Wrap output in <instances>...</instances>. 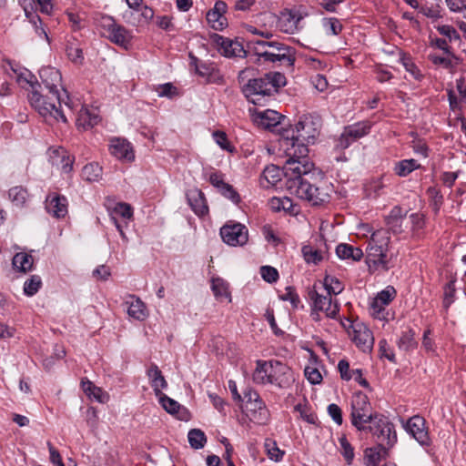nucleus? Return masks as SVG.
I'll use <instances>...</instances> for the list:
<instances>
[{"label": "nucleus", "mask_w": 466, "mask_h": 466, "mask_svg": "<svg viewBox=\"0 0 466 466\" xmlns=\"http://www.w3.org/2000/svg\"><path fill=\"white\" fill-rule=\"evenodd\" d=\"M327 295H338L340 294L344 289V285L339 281V279L333 276H326L323 281Z\"/></svg>", "instance_id": "e433bc0d"}, {"label": "nucleus", "mask_w": 466, "mask_h": 466, "mask_svg": "<svg viewBox=\"0 0 466 466\" xmlns=\"http://www.w3.org/2000/svg\"><path fill=\"white\" fill-rule=\"evenodd\" d=\"M380 356L388 359L390 362L396 363V358L393 350L389 346L386 339H381L379 342Z\"/></svg>", "instance_id": "052dcab7"}, {"label": "nucleus", "mask_w": 466, "mask_h": 466, "mask_svg": "<svg viewBox=\"0 0 466 466\" xmlns=\"http://www.w3.org/2000/svg\"><path fill=\"white\" fill-rule=\"evenodd\" d=\"M349 328H351L352 332H350L351 339L362 351L367 352L371 350L374 343V338L371 331L362 322H351L347 319ZM344 328L348 329L346 323L342 322Z\"/></svg>", "instance_id": "9b49d317"}, {"label": "nucleus", "mask_w": 466, "mask_h": 466, "mask_svg": "<svg viewBox=\"0 0 466 466\" xmlns=\"http://www.w3.org/2000/svg\"><path fill=\"white\" fill-rule=\"evenodd\" d=\"M410 222L411 237L419 239L422 237L423 229L425 228V216L421 213L416 212L409 216Z\"/></svg>", "instance_id": "7c9ffc66"}, {"label": "nucleus", "mask_w": 466, "mask_h": 466, "mask_svg": "<svg viewBox=\"0 0 466 466\" xmlns=\"http://www.w3.org/2000/svg\"><path fill=\"white\" fill-rule=\"evenodd\" d=\"M41 84L48 93H58V86H61L62 76L60 72L51 66H45L39 70Z\"/></svg>", "instance_id": "a211bd4d"}, {"label": "nucleus", "mask_w": 466, "mask_h": 466, "mask_svg": "<svg viewBox=\"0 0 466 466\" xmlns=\"http://www.w3.org/2000/svg\"><path fill=\"white\" fill-rule=\"evenodd\" d=\"M66 53L69 59L76 64H80L84 59L83 51L81 48L68 46L66 48Z\"/></svg>", "instance_id": "774afa93"}, {"label": "nucleus", "mask_w": 466, "mask_h": 466, "mask_svg": "<svg viewBox=\"0 0 466 466\" xmlns=\"http://www.w3.org/2000/svg\"><path fill=\"white\" fill-rule=\"evenodd\" d=\"M213 137L216 143L223 149L228 152H233L234 147L229 143L227 135L223 131L217 130L213 133Z\"/></svg>", "instance_id": "3c124183"}, {"label": "nucleus", "mask_w": 466, "mask_h": 466, "mask_svg": "<svg viewBox=\"0 0 466 466\" xmlns=\"http://www.w3.org/2000/svg\"><path fill=\"white\" fill-rule=\"evenodd\" d=\"M41 286V278L38 275H33L25 282L24 292L26 296L32 297L38 292Z\"/></svg>", "instance_id": "79ce46f5"}, {"label": "nucleus", "mask_w": 466, "mask_h": 466, "mask_svg": "<svg viewBox=\"0 0 466 466\" xmlns=\"http://www.w3.org/2000/svg\"><path fill=\"white\" fill-rule=\"evenodd\" d=\"M254 69L246 68L238 73V81L243 83L242 90L252 103L259 104L265 96H271L278 93L279 87L286 85V77L279 72H269L258 78H248L253 75Z\"/></svg>", "instance_id": "7ed1b4c3"}, {"label": "nucleus", "mask_w": 466, "mask_h": 466, "mask_svg": "<svg viewBox=\"0 0 466 466\" xmlns=\"http://www.w3.org/2000/svg\"><path fill=\"white\" fill-rule=\"evenodd\" d=\"M351 412L350 420L351 424L360 431L368 430V423H371L377 415V412H372V407L368 396L362 392H357L353 395L351 400Z\"/></svg>", "instance_id": "6e6552de"}, {"label": "nucleus", "mask_w": 466, "mask_h": 466, "mask_svg": "<svg viewBox=\"0 0 466 466\" xmlns=\"http://www.w3.org/2000/svg\"><path fill=\"white\" fill-rule=\"evenodd\" d=\"M249 416L250 420L259 425L266 424L269 420V411L268 408H260L255 412H251Z\"/></svg>", "instance_id": "5fc2aeb1"}, {"label": "nucleus", "mask_w": 466, "mask_h": 466, "mask_svg": "<svg viewBox=\"0 0 466 466\" xmlns=\"http://www.w3.org/2000/svg\"><path fill=\"white\" fill-rule=\"evenodd\" d=\"M419 13L432 21H437L442 17L441 9L439 5H422L419 9Z\"/></svg>", "instance_id": "a19ab883"}, {"label": "nucleus", "mask_w": 466, "mask_h": 466, "mask_svg": "<svg viewBox=\"0 0 466 466\" xmlns=\"http://www.w3.org/2000/svg\"><path fill=\"white\" fill-rule=\"evenodd\" d=\"M99 120L100 117L96 110L82 106L77 114L76 124L77 128L86 130L96 126Z\"/></svg>", "instance_id": "b1692460"}, {"label": "nucleus", "mask_w": 466, "mask_h": 466, "mask_svg": "<svg viewBox=\"0 0 466 466\" xmlns=\"http://www.w3.org/2000/svg\"><path fill=\"white\" fill-rule=\"evenodd\" d=\"M310 299L313 301L315 310L324 312L325 316L329 319H336L339 311V304L333 300L329 295H320L316 290L309 293Z\"/></svg>", "instance_id": "4468645a"}, {"label": "nucleus", "mask_w": 466, "mask_h": 466, "mask_svg": "<svg viewBox=\"0 0 466 466\" xmlns=\"http://www.w3.org/2000/svg\"><path fill=\"white\" fill-rule=\"evenodd\" d=\"M210 39L217 46L218 51L227 57H241L246 55L243 46L238 41H233L218 34H213Z\"/></svg>", "instance_id": "2eb2a0df"}, {"label": "nucleus", "mask_w": 466, "mask_h": 466, "mask_svg": "<svg viewBox=\"0 0 466 466\" xmlns=\"http://www.w3.org/2000/svg\"><path fill=\"white\" fill-rule=\"evenodd\" d=\"M101 177L102 167L97 163L86 164L82 169V177L86 181H98Z\"/></svg>", "instance_id": "72a5a7b5"}, {"label": "nucleus", "mask_w": 466, "mask_h": 466, "mask_svg": "<svg viewBox=\"0 0 466 466\" xmlns=\"http://www.w3.org/2000/svg\"><path fill=\"white\" fill-rule=\"evenodd\" d=\"M109 150L110 153L119 160L130 162L135 159L133 147L131 144L125 139H112Z\"/></svg>", "instance_id": "412c9836"}, {"label": "nucleus", "mask_w": 466, "mask_h": 466, "mask_svg": "<svg viewBox=\"0 0 466 466\" xmlns=\"http://www.w3.org/2000/svg\"><path fill=\"white\" fill-rule=\"evenodd\" d=\"M451 12L460 13L466 19V0H445Z\"/></svg>", "instance_id": "6e6d98bb"}, {"label": "nucleus", "mask_w": 466, "mask_h": 466, "mask_svg": "<svg viewBox=\"0 0 466 466\" xmlns=\"http://www.w3.org/2000/svg\"><path fill=\"white\" fill-rule=\"evenodd\" d=\"M371 124L369 121H360L344 127L339 139V147H349L352 142L370 133Z\"/></svg>", "instance_id": "ddd939ff"}, {"label": "nucleus", "mask_w": 466, "mask_h": 466, "mask_svg": "<svg viewBox=\"0 0 466 466\" xmlns=\"http://www.w3.org/2000/svg\"><path fill=\"white\" fill-rule=\"evenodd\" d=\"M245 28L248 33L262 37L261 40L270 39L273 36V28L271 24H268V28H265V30H260L257 25H247Z\"/></svg>", "instance_id": "09e8293b"}, {"label": "nucleus", "mask_w": 466, "mask_h": 466, "mask_svg": "<svg viewBox=\"0 0 466 466\" xmlns=\"http://www.w3.org/2000/svg\"><path fill=\"white\" fill-rule=\"evenodd\" d=\"M328 413L338 425L342 424V411L341 409L337 404H329L328 406Z\"/></svg>", "instance_id": "338daca9"}, {"label": "nucleus", "mask_w": 466, "mask_h": 466, "mask_svg": "<svg viewBox=\"0 0 466 466\" xmlns=\"http://www.w3.org/2000/svg\"><path fill=\"white\" fill-rule=\"evenodd\" d=\"M340 452L349 464L351 463L354 458V451L350 443L345 436L339 438Z\"/></svg>", "instance_id": "603ef678"}, {"label": "nucleus", "mask_w": 466, "mask_h": 466, "mask_svg": "<svg viewBox=\"0 0 466 466\" xmlns=\"http://www.w3.org/2000/svg\"><path fill=\"white\" fill-rule=\"evenodd\" d=\"M147 375L149 378L150 384L156 395L158 397L162 395L161 390L167 387V383L158 367L154 363L151 364L147 370Z\"/></svg>", "instance_id": "bb28decb"}, {"label": "nucleus", "mask_w": 466, "mask_h": 466, "mask_svg": "<svg viewBox=\"0 0 466 466\" xmlns=\"http://www.w3.org/2000/svg\"><path fill=\"white\" fill-rule=\"evenodd\" d=\"M390 239L387 229L380 228L372 232L366 248V264L370 273L387 271L390 268Z\"/></svg>", "instance_id": "0eeeda50"}, {"label": "nucleus", "mask_w": 466, "mask_h": 466, "mask_svg": "<svg viewBox=\"0 0 466 466\" xmlns=\"http://www.w3.org/2000/svg\"><path fill=\"white\" fill-rule=\"evenodd\" d=\"M103 26L108 39L120 46L127 47L131 40V34L124 26L117 25L112 18L105 19Z\"/></svg>", "instance_id": "f3484780"}, {"label": "nucleus", "mask_w": 466, "mask_h": 466, "mask_svg": "<svg viewBox=\"0 0 466 466\" xmlns=\"http://www.w3.org/2000/svg\"><path fill=\"white\" fill-rule=\"evenodd\" d=\"M226 11L227 4L223 1H217L214 7L208 12L207 20L213 29L220 31L228 25Z\"/></svg>", "instance_id": "6ab92c4d"}, {"label": "nucleus", "mask_w": 466, "mask_h": 466, "mask_svg": "<svg viewBox=\"0 0 466 466\" xmlns=\"http://www.w3.org/2000/svg\"><path fill=\"white\" fill-rule=\"evenodd\" d=\"M262 17L272 28L277 27L285 34L293 35L304 28V16L298 11L284 10L279 16L272 13H264Z\"/></svg>", "instance_id": "1a4fd4ad"}, {"label": "nucleus", "mask_w": 466, "mask_h": 466, "mask_svg": "<svg viewBox=\"0 0 466 466\" xmlns=\"http://www.w3.org/2000/svg\"><path fill=\"white\" fill-rule=\"evenodd\" d=\"M456 279L452 278L445 286H444V297H443V305L445 308H449L454 301L456 288H455Z\"/></svg>", "instance_id": "a18cd8bd"}, {"label": "nucleus", "mask_w": 466, "mask_h": 466, "mask_svg": "<svg viewBox=\"0 0 466 466\" xmlns=\"http://www.w3.org/2000/svg\"><path fill=\"white\" fill-rule=\"evenodd\" d=\"M212 290L217 297H228V288L227 285L221 279H213L212 281Z\"/></svg>", "instance_id": "680f3d73"}, {"label": "nucleus", "mask_w": 466, "mask_h": 466, "mask_svg": "<svg viewBox=\"0 0 466 466\" xmlns=\"http://www.w3.org/2000/svg\"><path fill=\"white\" fill-rule=\"evenodd\" d=\"M27 191L22 187H14L9 189V199L17 207H23L27 198Z\"/></svg>", "instance_id": "ea45409f"}, {"label": "nucleus", "mask_w": 466, "mask_h": 466, "mask_svg": "<svg viewBox=\"0 0 466 466\" xmlns=\"http://www.w3.org/2000/svg\"><path fill=\"white\" fill-rule=\"evenodd\" d=\"M385 307L386 305L380 304L378 300L373 299L370 308L371 316L378 319H386Z\"/></svg>", "instance_id": "13d9d810"}, {"label": "nucleus", "mask_w": 466, "mask_h": 466, "mask_svg": "<svg viewBox=\"0 0 466 466\" xmlns=\"http://www.w3.org/2000/svg\"><path fill=\"white\" fill-rule=\"evenodd\" d=\"M420 167V165L417 162V160L410 159H403L395 164L394 172L399 177H407L412 171Z\"/></svg>", "instance_id": "473e14b6"}, {"label": "nucleus", "mask_w": 466, "mask_h": 466, "mask_svg": "<svg viewBox=\"0 0 466 466\" xmlns=\"http://www.w3.org/2000/svg\"><path fill=\"white\" fill-rule=\"evenodd\" d=\"M405 430L420 445L429 446L431 444V439L426 428V421L421 416L415 415L409 419V420L406 422Z\"/></svg>", "instance_id": "dca6fc26"}, {"label": "nucleus", "mask_w": 466, "mask_h": 466, "mask_svg": "<svg viewBox=\"0 0 466 466\" xmlns=\"http://www.w3.org/2000/svg\"><path fill=\"white\" fill-rule=\"evenodd\" d=\"M322 26L328 35H338L343 28L341 22L336 17L323 18Z\"/></svg>", "instance_id": "4c0bfd02"}, {"label": "nucleus", "mask_w": 466, "mask_h": 466, "mask_svg": "<svg viewBox=\"0 0 466 466\" xmlns=\"http://www.w3.org/2000/svg\"><path fill=\"white\" fill-rule=\"evenodd\" d=\"M224 198L229 199L234 204H238L240 202V196L235 190L233 186L228 183H225L223 187L218 190Z\"/></svg>", "instance_id": "8fccbe9b"}, {"label": "nucleus", "mask_w": 466, "mask_h": 466, "mask_svg": "<svg viewBox=\"0 0 466 466\" xmlns=\"http://www.w3.org/2000/svg\"><path fill=\"white\" fill-rule=\"evenodd\" d=\"M295 410L299 412L300 417L310 424H315L317 420V416L313 413H309L307 410V407L302 405L301 403L297 404L294 407Z\"/></svg>", "instance_id": "e2e57ef3"}, {"label": "nucleus", "mask_w": 466, "mask_h": 466, "mask_svg": "<svg viewBox=\"0 0 466 466\" xmlns=\"http://www.w3.org/2000/svg\"><path fill=\"white\" fill-rule=\"evenodd\" d=\"M159 402L162 407L170 414L177 415L179 420H187L188 411L186 408L182 407L177 401L162 394L159 396Z\"/></svg>", "instance_id": "a878e982"}, {"label": "nucleus", "mask_w": 466, "mask_h": 466, "mask_svg": "<svg viewBox=\"0 0 466 466\" xmlns=\"http://www.w3.org/2000/svg\"><path fill=\"white\" fill-rule=\"evenodd\" d=\"M114 212L124 218H131L133 216L132 208L129 204L127 203L116 204V206L114 208Z\"/></svg>", "instance_id": "69168bd1"}, {"label": "nucleus", "mask_w": 466, "mask_h": 466, "mask_svg": "<svg viewBox=\"0 0 466 466\" xmlns=\"http://www.w3.org/2000/svg\"><path fill=\"white\" fill-rule=\"evenodd\" d=\"M46 209L55 218H64L67 214V200L57 194L48 195L46 199Z\"/></svg>", "instance_id": "4be33fe9"}, {"label": "nucleus", "mask_w": 466, "mask_h": 466, "mask_svg": "<svg viewBox=\"0 0 466 466\" xmlns=\"http://www.w3.org/2000/svg\"><path fill=\"white\" fill-rule=\"evenodd\" d=\"M127 305V314L137 320H144L148 313L145 303L135 296H130L129 300L126 301Z\"/></svg>", "instance_id": "393cba45"}, {"label": "nucleus", "mask_w": 466, "mask_h": 466, "mask_svg": "<svg viewBox=\"0 0 466 466\" xmlns=\"http://www.w3.org/2000/svg\"><path fill=\"white\" fill-rule=\"evenodd\" d=\"M264 447L268 458L275 461H280L285 454L283 451H281L277 442L272 439H266Z\"/></svg>", "instance_id": "58836bf2"}, {"label": "nucleus", "mask_w": 466, "mask_h": 466, "mask_svg": "<svg viewBox=\"0 0 466 466\" xmlns=\"http://www.w3.org/2000/svg\"><path fill=\"white\" fill-rule=\"evenodd\" d=\"M380 447L391 449L398 441L394 424L386 416L380 414L368 426V430Z\"/></svg>", "instance_id": "9d476101"}, {"label": "nucleus", "mask_w": 466, "mask_h": 466, "mask_svg": "<svg viewBox=\"0 0 466 466\" xmlns=\"http://www.w3.org/2000/svg\"><path fill=\"white\" fill-rule=\"evenodd\" d=\"M27 82L32 87V91L28 94L31 106L44 117L50 116L56 121L66 123V116L62 108V104H64L70 112L72 111L71 100L68 96L66 94V101H65L59 94L56 93L45 95L38 82Z\"/></svg>", "instance_id": "39448f33"}, {"label": "nucleus", "mask_w": 466, "mask_h": 466, "mask_svg": "<svg viewBox=\"0 0 466 466\" xmlns=\"http://www.w3.org/2000/svg\"><path fill=\"white\" fill-rule=\"evenodd\" d=\"M390 450L386 449V447H380L378 444L375 448L367 449L365 451L367 466H377L382 459L389 455Z\"/></svg>", "instance_id": "c85d7f7f"}, {"label": "nucleus", "mask_w": 466, "mask_h": 466, "mask_svg": "<svg viewBox=\"0 0 466 466\" xmlns=\"http://www.w3.org/2000/svg\"><path fill=\"white\" fill-rule=\"evenodd\" d=\"M248 49L250 55L256 56L255 62L258 64L279 63L291 67L295 62V50L276 40H248Z\"/></svg>", "instance_id": "20e7f679"}, {"label": "nucleus", "mask_w": 466, "mask_h": 466, "mask_svg": "<svg viewBox=\"0 0 466 466\" xmlns=\"http://www.w3.org/2000/svg\"><path fill=\"white\" fill-rule=\"evenodd\" d=\"M400 61L405 67V69L416 79V80H421L423 77L422 73L420 70L417 67V66L412 62L410 57L407 56L406 55H401Z\"/></svg>", "instance_id": "c03bdc74"}, {"label": "nucleus", "mask_w": 466, "mask_h": 466, "mask_svg": "<svg viewBox=\"0 0 466 466\" xmlns=\"http://www.w3.org/2000/svg\"><path fill=\"white\" fill-rule=\"evenodd\" d=\"M298 172L292 174L286 169L284 164L285 177H287V189L290 194L299 198L307 200L313 206L322 205L329 200V187L328 186L320 187L313 185L309 178L313 177L312 170L303 172L304 167L299 165Z\"/></svg>", "instance_id": "f03ea898"}, {"label": "nucleus", "mask_w": 466, "mask_h": 466, "mask_svg": "<svg viewBox=\"0 0 466 466\" xmlns=\"http://www.w3.org/2000/svg\"><path fill=\"white\" fill-rule=\"evenodd\" d=\"M336 254L341 259H352L354 261H359L363 257V251L360 248L346 243L337 246Z\"/></svg>", "instance_id": "cd10ccee"}, {"label": "nucleus", "mask_w": 466, "mask_h": 466, "mask_svg": "<svg viewBox=\"0 0 466 466\" xmlns=\"http://www.w3.org/2000/svg\"><path fill=\"white\" fill-rule=\"evenodd\" d=\"M253 381L257 384H271L279 389H288L295 382L293 370L279 360H257Z\"/></svg>", "instance_id": "423d86ee"}, {"label": "nucleus", "mask_w": 466, "mask_h": 466, "mask_svg": "<svg viewBox=\"0 0 466 466\" xmlns=\"http://www.w3.org/2000/svg\"><path fill=\"white\" fill-rule=\"evenodd\" d=\"M301 252L307 263L318 264L323 258L321 252L309 245L302 247Z\"/></svg>", "instance_id": "37998d69"}, {"label": "nucleus", "mask_w": 466, "mask_h": 466, "mask_svg": "<svg viewBox=\"0 0 466 466\" xmlns=\"http://www.w3.org/2000/svg\"><path fill=\"white\" fill-rule=\"evenodd\" d=\"M158 96L173 98L177 96V88L172 83L159 85L157 88Z\"/></svg>", "instance_id": "864d4df0"}, {"label": "nucleus", "mask_w": 466, "mask_h": 466, "mask_svg": "<svg viewBox=\"0 0 466 466\" xmlns=\"http://www.w3.org/2000/svg\"><path fill=\"white\" fill-rule=\"evenodd\" d=\"M397 346L399 350L405 352L414 350L418 346L415 340V332L412 329L403 331L397 341Z\"/></svg>", "instance_id": "2f4dec72"}, {"label": "nucleus", "mask_w": 466, "mask_h": 466, "mask_svg": "<svg viewBox=\"0 0 466 466\" xmlns=\"http://www.w3.org/2000/svg\"><path fill=\"white\" fill-rule=\"evenodd\" d=\"M305 376L311 384H319L322 380V376L318 369L307 367L305 369Z\"/></svg>", "instance_id": "0e129e2a"}, {"label": "nucleus", "mask_w": 466, "mask_h": 466, "mask_svg": "<svg viewBox=\"0 0 466 466\" xmlns=\"http://www.w3.org/2000/svg\"><path fill=\"white\" fill-rule=\"evenodd\" d=\"M285 175L284 168L280 169L279 167L275 165L268 166L263 170V177L267 180V182L275 186L280 180L281 175Z\"/></svg>", "instance_id": "f704fd0d"}, {"label": "nucleus", "mask_w": 466, "mask_h": 466, "mask_svg": "<svg viewBox=\"0 0 466 466\" xmlns=\"http://www.w3.org/2000/svg\"><path fill=\"white\" fill-rule=\"evenodd\" d=\"M270 206L275 211H290L293 208L292 201L289 198H272L270 199Z\"/></svg>", "instance_id": "49530a36"}, {"label": "nucleus", "mask_w": 466, "mask_h": 466, "mask_svg": "<svg viewBox=\"0 0 466 466\" xmlns=\"http://www.w3.org/2000/svg\"><path fill=\"white\" fill-rule=\"evenodd\" d=\"M318 135L319 124L309 116H303L294 127L284 130L280 146L288 157L285 162L288 172H298L299 165L304 167V173L313 169L314 164L308 157V145L313 144Z\"/></svg>", "instance_id": "f257e3e1"}, {"label": "nucleus", "mask_w": 466, "mask_h": 466, "mask_svg": "<svg viewBox=\"0 0 466 466\" xmlns=\"http://www.w3.org/2000/svg\"><path fill=\"white\" fill-rule=\"evenodd\" d=\"M187 439L190 446L195 450L202 449L207 442L205 433L199 429H192L188 431Z\"/></svg>", "instance_id": "c9c22d12"}, {"label": "nucleus", "mask_w": 466, "mask_h": 466, "mask_svg": "<svg viewBox=\"0 0 466 466\" xmlns=\"http://www.w3.org/2000/svg\"><path fill=\"white\" fill-rule=\"evenodd\" d=\"M396 289L392 286H388L385 289L379 292L373 299L378 300L379 303L387 306L393 300V299L396 297Z\"/></svg>", "instance_id": "de8ad7c7"}, {"label": "nucleus", "mask_w": 466, "mask_h": 466, "mask_svg": "<svg viewBox=\"0 0 466 466\" xmlns=\"http://www.w3.org/2000/svg\"><path fill=\"white\" fill-rule=\"evenodd\" d=\"M437 30L441 35L446 36L449 39V41H452L453 39L458 40L460 38L457 30L452 25H439L437 26Z\"/></svg>", "instance_id": "bf43d9fd"}, {"label": "nucleus", "mask_w": 466, "mask_h": 466, "mask_svg": "<svg viewBox=\"0 0 466 466\" xmlns=\"http://www.w3.org/2000/svg\"><path fill=\"white\" fill-rule=\"evenodd\" d=\"M187 200L191 209L198 217H203L208 214V207L204 193L197 188L193 187L188 189L186 194Z\"/></svg>", "instance_id": "aec40b11"}, {"label": "nucleus", "mask_w": 466, "mask_h": 466, "mask_svg": "<svg viewBox=\"0 0 466 466\" xmlns=\"http://www.w3.org/2000/svg\"><path fill=\"white\" fill-rule=\"evenodd\" d=\"M260 274L262 279L268 283H274L279 279L278 270L271 266H262L260 268Z\"/></svg>", "instance_id": "4d7b16f0"}, {"label": "nucleus", "mask_w": 466, "mask_h": 466, "mask_svg": "<svg viewBox=\"0 0 466 466\" xmlns=\"http://www.w3.org/2000/svg\"><path fill=\"white\" fill-rule=\"evenodd\" d=\"M13 268L22 273H26L33 268V257L25 252L16 253L12 259Z\"/></svg>", "instance_id": "c756f323"}, {"label": "nucleus", "mask_w": 466, "mask_h": 466, "mask_svg": "<svg viewBox=\"0 0 466 466\" xmlns=\"http://www.w3.org/2000/svg\"><path fill=\"white\" fill-rule=\"evenodd\" d=\"M255 119L262 127L270 129L272 127H276L279 125H282V121L285 120V116L275 110L266 109L262 111H257Z\"/></svg>", "instance_id": "5701e85b"}, {"label": "nucleus", "mask_w": 466, "mask_h": 466, "mask_svg": "<svg viewBox=\"0 0 466 466\" xmlns=\"http://www.w3.org/2000/svg\"><path fill=\"white\" fill-rule=\"evenodd\" d=\"M220 236L226 244L232 247L243 246L248 239V229L240 223L224 225L220 228Z\"/></svg>", "instance_id": "f8f14e48"}]
</instances>
